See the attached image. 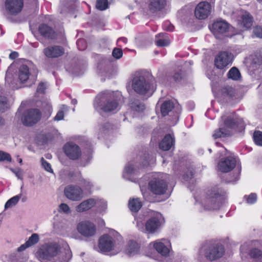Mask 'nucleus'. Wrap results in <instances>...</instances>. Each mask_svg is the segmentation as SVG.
Wrapping results in <instances>:
<instances>
[{
    "label": "nucleus",
    "instance_id": "nucleus-26",
    "mask_svg": "<svg viewBox=\"0 0 262 262\" xmlns=\"http://www.w3.org/2000/svg\"><path fill=\"white\" fill-rule=\"evenodd\" d=\"M118 106L119 104L116 100L109 99L103 105L101 109L104 112L108 113L117 110Z\"/></svg>",
    "mask_w": 262,
    "mask_h": 262
},
{
    "label": "nucleus",
    "instance_id": "nucleus-37",
    "mask_svg": "<svg viewBox=\"0 0 262 262\" xmlns=\"http://www.w3.org/2000/svg\"><path fill=\"white\" fill-rule=\"evenodd\" d=\"M39 241V236L37 233H33L26 241L29 247H31L38 243Z\"/></svg>",
    "mask_w": 262,
    "mask_h": 262
},
{
    "label": "nucleus",
    "instance_id": "nucleus-49",
    "mask_svg": "<svg viewBox=\"0 0 262 262\" xmlns=\"http://www.w3.org/2000/svg\"><path fill=\"white\" fill-rule=\"evenodd\" d=\"M253 33L258 37L262 38V28L256 27L253 30Z\"/></svg>",
    "mask_w": 262,
    "mask_h": 262
},
{
    "label": "nucleus",
    "instance_id": "nucleus-17",
    "mask_svg": "<svg viewBox=\"0 0 262 262\" xmlns=\"http://www.w3.org/2000/svg\"><path fill=\"white\" fill-rule=\"evenodd\" d=\"M23 6V1H6L5 8L8 13L15 15L21 11Z\"/></svg>",
    "mask_w": 262,
    "mask_h": 262
},
{
    "label": "nucleus",
    "instance_id": "nucleus-61",
    "mask_svg": "<svg viewBox=\"0 0 262 262\" xmlns=\"http://www.w3.org/2000/svg\"><path fill=\"white\" fill-rule=\"evenodd\" d=\"M10 78V77H9V75L8 73L6 74V80L7 81V82H9V79Z\"/></svg>",
    "mask_w": 262,
    "mask_h": 262
},
{
    "label": "nucleus",
    "instance_id": "nucleus-41",
    "mask_svg": "<svg viewBox=\"0 0 262 262\" xmlns=\"http://www.w3.org/2000/svg\"><path fill=\"white\" fill-rule=\"evenodd\" d=\"M11 161V157L9 154L0 150V161Z\"/></svg>",
    "mask_w": 262,
    "mask_h": 262
},
{
    "label": "nucleus",
    "instance_id": "nucleus-50",
    "mask_svg": "<svg viewBox=\"0 0 262 262\" xmlns=\"http://www.w3.org/2000/svg\"><path fill=\"white\" fill-rule=\"evenodd\" d=\"M85 42L83 39H79L77 41V45L80 50H83L85 48Z\"/></svg>",
    "mask_w": 262,
    "mask_h": 262
},
{
    "label": "nucleus",
    "instance_id": "nucleus-2",
    "mask_svg": "<svg viewBox=\"0 0 262 262\" xmlns=\"http://www.w3.org/2000/svg\"><path fill=\"white\" fill-rule=\"evenodd\" d=\"M225 192L218 187L208 190L205 198L202 200V204L205 209H219L225 200Z\"/></svg>",
    "mask_w": 262,
    "mask_h": 262
},
{
    "label": "nucleus",
    "instance_id": "nucleus-6",
    "mask_svg": "<svg viewBox=\"0 0 262 262\" xmlns=\"http://www.w3.org/2000/svg\"><path fill=\"white\" fill-rule=\"evenodd\" d=\"M41 117V113L37 108H31L25 111L22 117L21 122L25 126H32L38 122Z\"/></svg>",
    "mask_w": 262,
    "mask_h": 262
},
{
    "label": "nucleus",
    "instance_id": "nucleus-53",
    "mask_svg": "<svg viewBox=\"0 0 262 262\" xmlns=\"http://www.w3.org/2000/svg\"><path fill=\"white\" fill-rule=\"evenodd\" d=\"M262 63V58H258L255 56L252 59V64L253 65H260Z\"/></svg>",
    "mask_w": 262,
    "mask_h": 262
},
{
    "label": "nucleus",
    "instance_id": "nucleus-39",
    "mask_svg": "<svg viewBox=\"0 0 262 262\" xmlns=\"http://www.w3.org/2000/svg\"><path fill=\"white\" fill-rule=\"evenodd\" d=\"M135 170L134 166L132 164H128L125 167L123 174L124 178L128 179V176L132 174Z\"/></svg>",
    "mask_w": 262,
    "mask_h": 262
},
{
    "label": "nucleus",
    "instance_id": "nucleus-33",
    "mask_svg": "<svg viewBox=\"0 0 262 262\" xmlns=\"http://www.w3.org/2000/svg\"><path fill=\"white\" fill-rule=\"evenodd\" d=\"M130 105L132 110L137 112H141L145 109L144 104L138 100H134Z\"/></svg>",
    "mask_w": 262,
    "mask_h": 262
},
{
    "label": "nucleus",
    "instance_id": "nucleus-14",
    "mask_svg": "<svg viewBox=\"0 0 262 262\" xmlns=\"http://www.w3.org/2000/svg\"><path fill=\"white\" fill-rule=\"evenodd\" d=\"M114 248V240L107 234L103 235L99 240L98 248L102 253H107L112 251Z\"/></svg>",
    "mask_w": 262,
    "mask_h": 262
},
{
    "label": "nucleus",
    "instance_id": "nucleus-43",
    "mask_svg": "<svg viewBox=\"0 0 262 262\" xmlns=\"http://www.w3.org/2000/svg\"><path fill=\"white\" fill-rule=\"evenodd\" d=\"M41 163L42 167L47 171L53 172V170L51 168L50 164L47 162L43 158L41 159Z\"/></svg>",
    "mask_w": 262,
    "mask_h": 262
},
{
    "label": "nucleus",
    "instance_id": "nucleus-11",
    "mask_svg": "<svg viewBox=\"0 0 262 262\" xmlns=\"http://www.w3.org/2000/svg\"><path fill=\"white\" fill-rule=\"evenodd\" d=\"M149 188L154 194L162 195L166 192L167 189V184L162 179H154L149 182Z\"/></svg>",
    "mask_w": 262,
    "mask_h": 262
},
{
    "label": "nucleus",
    "instance_id": "nucleus-42",
    "mask_svg": "<svg viewBox=\"0 0 262 262\" xmlns=\"http://www.w3.org/2000/svg\"><path fill=\"white\" fill-rule=\"evenodd\" d=\"M7 107V98L4 96H0V110L4 111Z\"/></svg>",
    "mask_w": 262,
    "mask_h": 262
},
{
    "label": "nucleus",
    "instance_id": "nucleus-18",
    "mask_svg": "<svg viewBox=\"0 0 262 262\" xmlns=\"http://www.w3.org/2000/svg\"><path fill=\"white\" fill-rule=\"evenodd\" d=\"M63 48L59 46H50L46 48L43 50L45 55L48 58H57L64 54Z\"/></svg>",
    "mask_w": 262,
    "mask_h": 262
},
{
    "label": "nucleus",
    "instance_id": "nucleus-45",
    "mask_svg": "<svg viewBox=\"0 0 262 262\" xmlns=\"http://www.w3.org/2000/svg\"><path fill=\"white\" fill-rule=\"evenodd\" d=\"M122 55V50L119 48H115L112 52L113 56L117 59H120Z\"/></svg>",
    "mask_w": 262,
    "mask_h": 262
},
{
    "label": "nucleus",
    "instance_id": "nucleus-23",
    "mask_svg": "<svg viewBox=\"0 0 262 262\" xmlns=\"http://www.w3.org/2000/svg\"><path fill=\"white\" fill-rule=\"evenodd\" d=\"M72 257V254L70 247L68 245H66L64 251L60 252L55 262H68Z\"/></svg>",
    "mask_w": 262,
    "mask_h": 262
},
{
    "label": "nucleus",
    "instance_id": "nucleus-21",
    "mask_svg": "<svg viewBox=\"0 0 262 262\" xmlns=\"http://www.w3.org/2000/svg\"><path fill=\"white\" fill-rule=\"evenodd\" d=\"M96 202L94 199H89L83 201L76 207V210L78 212L87 211L95 206Z\"/></svg>",
    "mask_w": 262,
    "mask_h": 262
},
{
    "label": "nucleus",
    "instance_id": "nucleus-46",
    "mask_svg": "<svg viewBox=\"0 0 262 262\" xmlns=\"http://www.w3.org/2000/svg\"><path fill=\"white\" fill-rule=\"evenodd\" d=\"M59 212L62 211L67 214L71 212L69 206L66 204H64V203L61 204L59 205Z\"/></svg>",
    "mask_w": 262,
    "mask_h": 262
},
{
    "label": "nucleus",
    "instance_id": "nucleus-28",
    "mask_svg": "<svg viewBox=\"0 0 262 262\" xmlns=\"http://www.w3.org/2000/svg\"><path fill=\"white\" fill-rule=\"evenodd\" d=\"M174 103L170 100L165 101L161 106V112L163 116H166L174 108Z\"/></svg>",
    "mask_w": 262,
    "mask_h": 262
},
{
    "label": "nucleus",
    "instance_id": "nucleus-3",
    "mask_svg": "<svg viewBox=\"0 0 262 262\" xmlns=\"http://www.w3.org/2000/svg\"><path fill=\"white\" fill-rule=\"evenodd\" d=\"M155 79L151 75L146 77L137 73L132 80V87L134 91L138 94L144 95L154 87Z\"/></svg>",
    "mask_w": 262,
    "mask_h": 262
},
{
    "label": "nucleus",
    "instance_id": "nucleus-1",
    "mask_svg": "<svg viewBox=\"0 0 262 262\" xmlns=\"http://www.w3.org/2000/svg\"><path fill=\"white\" fill-rule=\"evenodd\" d=\"M224 252L222 245L212 241L206 242L200 249L197 259L199 262H211L221 258Z\"/></svg>",
    "mask_w": 262,
    "mask_h": 262
},
{
    "label": "nucleus",
    "instance_id": "nucleus-63",
    "mask_svg": "<svg viewBox=\"0 0 262 262\" xmlns=\"http://www.w3.org/2000/svg\"><path fill=\"white\" fill-rule=\"evenodd\" d=\"M104 125L105 127H106L107 129L109 128L110 127V124L109 123H106Z\"/></svg>",
    "mask_w": 262,
    "mask_h": 262
},
{
    "label": "nucleus",
    "instance_id": "nucleus-20",
    "mask_svg": "<svg viewBox=\"0 0 262 262\" xmlns=\"http://www.w3.org/2000/svg\"><path fill=\"white\" fill-rule=\"evenodd\" d=\"M229 25L224 20H217L212 24V31L215 35L223 34L229 30Z\"/></svg>",
    "mask_w": 262,
    "mask_h": 262
},
{
    "label": "nucleus",
    "instance_id": "nucleus-19",
    "mask_svg": "<svg viewBox=\"0 0 262 262\" xmlns=\"http://www.w3.org/2000/svg\"><path fill=\"white\" fill-rule=\"evenodd\" d=\"M38 31L43 37L54 39L57 37V33L54 29L46 24H42L38 28Z\"/></svg>",
    "mask_w": 262,
    "mask_h": 262
},
{
    "label": "nucleus",
    "instance_id": "nucleus-25",
    "mask_svg": "<svg viewBox=\"0 0 262 262\" xmlns=\"http://www.w3.org/2000/svg\"><path fill=\"white\" fill-rule=\"evenodd\" d=\"M155 42L156 45L160 47L167 46L170 43V40L166 33H159L157 35Z\"/></svg>",
    "mask_w": 262,
    "mask_h": 262
},
{
    "label": "nucleus",
    "instance_id": "nucleus-64",
    "mask_svg": "<svg viewBox=\"0 0 262 262\" xmlns=\"http://www.w3.org/2000/svg\"><path fill=\"white\" fill-rule=\"evenodd\" d=\"M72 102V103L74 104H75L77 103V101L76 100H73Z\"/></svg>",
    "mask_w": 262,
    "mask_h": 262
},
{
    "label": "nucleus",
    "instance_id": "nucleus-30",
    "mask_svg": "<svg viewBox=\"0 0 262 262\" xmlns=\"http://www.w3.org/2000/svg\"><path fill=\"white\" fill-rule=\"evenodd\" d=\"M139 249L138 244L135 241H130L128 243L126 253L129 256L134 255L138 253Z\"/></svg>",
    "mask_w": 262,
    "mask_h": 262
},
{
    "label": "nucleus",
    "instance_id": "nucleus-7",
    "mask_svg": "<svg viewBox=\"0 0 262 262\" xmlns=\"http://www.w3.org/2000/svg\"><path fill=\"white\" fill-rule=\"evenodd\" d=\"M59 251V247L56 243H48L42 245L38 251L40 258L48 259L56 256Z\"/></svg>",
    "mask_w": 262,
    "mask_h": 262
},
{
    "label": "nucleus",
    "instance_id": "nucleus-5",
    "mask_svg": "<svg viewBox=\"0 0 262 262\" xmlns=\"http://www.w3.org/2000/svg\"><path fill=\"white\" fill-rule=\"evenodd\" d=\"M243 122L242 119L239 118L236 116H229L224 120V126L226 128L220 127L215 130L212 136L214 139H216L230 136L231 133L229 129L236 127L238 125L241 124Z\"/></svg>",
    "mask_w": 262,
    "mask_h": 262
},
{
    "label": "nucleus",
    "instance_id": "nucleus-32",
    "mask_svg": "<svg viewBox=\"0 0 262 262\" xmlns=\"http://www.w3.org/2000/svg\"><path fill=\"white\" fill-rule=\"evenodd\" d=\"M221 92L223 96L228 98H232L235 94V90L230 86L223 87L221 89Z\"/></svg>",
    "mask_w": 262,
    "mask_h": 262
},
{
    "label": "nucleus",
    "instance_id": "nucleus-13",
    "mask_svg": "<svg viewBox=\"0 0 262 262\" xmlns=\"http://www.w3.org/2000/svg\"><path fill=\"white\" fill-rule=\"evenodd\" d=\"M63 150L67 156L72 160H76L79 159L81 156L80 147L72 142L66 144L63 147Z\"/></svg>",
    "mask_w": 262,
    "mask_h": 262
},
{
    "label": "nucleus",
    "instance_id": "nucleus-12",
    "mask_svg": "<svg viewBox=\"0 0 262 262\" xmlns=\"http://www.w3.org/2000/svg\"><path fill=\"white\" fill-rule=\"evenodd\" d=\"M164 222L162 214L157 213L146 222L145 229L149 233H154L160 228Z\"/></svg>",
    "mask_w": 262,
    "mask_h": 262
},
{
    "label": "nucleus",
    "instance_id": "nucleus-34",
    "mask_svg": "<svg viewBox=\"0 0 262 262\" xmlns=\"http://www.w3.org/2000/svg\"><path fill=\"white\" fill-rule=\"evenodd\" d=\"M228 77L234 80H237L241 78L239 70L235 67L232 68L228 73Z\"/></svg>",
    "mask_w": 262,
    "mask_h": 262
},
{
    "label": "nucleus",
    "instance_id": "nucleus-48",
    "mask_svg": "<svg viewBox=\"0 0 262 262\" xmlns=\"http://www.w3.org/2000/svg\"><path fill=\"white\" fill-rule=\"evenodd\" d=\"M64 116V115L63 111L62 110H60L58 112L54 118V120L57 121L63 120Z\"/></svg>",
    "mask_w": 262,
    "mask_h": 262
},
{
    "label": "nucleus",
    "instance_id": "nucleus-62",
    "mask_svg": "<svg viewBox=\"0 0 262 262\" xmlns=\"http://www.w3.org/2000/svg\"><path fill=\"white\" fill-rule=\"evenodd\" d=\"M4 124V120L2 118H0V126Z\"/></svg>",
    "mask_w": 262,
    "mask_h": 262
},
{
    "label": "nucleus",
    "instance_id": "nucleus-31",
    "mask_svg": "<svg viewBox=\"0 0 262 262\" xmlns=\"http://www.w3.org/2000/svg\"><path fill=\"white\" fill-rule=\"evenodd\" d=\"M142 203L139 199H133L129 201L128 207L135 212H138L142 207Z\"/></svg>",
    "mask_w": 262,
    "mask_h": 262
},
{
    "label": "nucleus",
    "instance_id": "nucleus-54",
    "mask_svg": "<svg viewBox=\"0 0 262 262\" xmlns=\"http://www.w3.org/2000/svg\"><path fill=\"white\" fill-rule=\"evenodd\" d=\"M29 246L27 244L26 242L24 244L21 245L20 247H19L17 251L19 252L25 251L27 248H29Z\"/></svg>",
    "mask_w": 262,
    "mask_h": 262
},
{
    "label": "nucleus",
    "instance_id": "nucleus-56",
    "mask_svg": "<svg viewBox=\"0 0 262 262\" xmlns=\"http://www.w3.org/2000/svg\"><path fill=\"white\" fill-rule=\"evenodd\" d=\"M81 184H83V185L87 188H90L92 186V184H91V183L85 179L81 180Z\"/></svg>",
    "mask_w": 262,
    "mask_h": 262
},
{
    "label": "nucleus",
    "instance_id": "nucleus-47",
    "mask_svg": "<svg viewBox=\"0 0 262 262\" xmlns=\"http://www.w3.org/2000/svg\"><path fill=\"white\" fill-rule=\"evenodd\" d=\"M257 196L255 193H251L246 197L247 202L249 204H253L256 201Z\"/></svg>",
    "mask_w": 262,
    "mask_h": 262
},
{
    "label": "nucleus",
    "instance_id": "nucleus-16",
    "mask_svg": "<svg viewBox=\"0 0 262 262\" xmlns=\"http://www.w3.org/2000/svg\"><path fill=\"white\" fill-rule=\"evenodd\" d=\"M236 160L233 157H228L222 159L218 163V169L222 172H228L232 170L236 166Z\"/></svg>",
    "mask_w": 262,
    "mask_h": 262
},
{
    "label": "nucleus",
    "instance_id": "nucleus-60",
    "mask_svg": "<svg viewBox=\"0 0 262 262\" xmlns=\"http://www.w3.org/2000/svg\"><path fill=\"white\" fill-rule=\"evenodd\" d=\"M143 224L142 223H141V224H140V223H138V222L137 223V226H138V227L139 228L140 227H141V229H142V230H143V229H143Z\"/></svg>",
    "mask_w": 262,
    "mask_h": 262
},
{
    "label": "nucleus",
    "instance_id": "nucleus-58",
    "mask_svg": "<svg viewBox=\"0 0 262 262\" xmlns=\"http://www.w3.org/2000/svg\"><path fill=\"white\" fill-rule=\"evenodd\" d=\"M173 26L170 25H168L167 27L165 26V29L169 31H173Z\"/></svg>",
    "mask_w": 262,
    "mask_h": 262
},
{
    "label": "nucleus",
    "instance_id": "nucleus-15",
    "mask_svg": "<svg viewBox=\"0 0 262 262\" xmlns=\"http://www.w3.org/2000/svg\"><path fill=\"white\" fill-rule=\"evenodd\" d=\"M66 196L72 201H78L82 198V190L77 186H69L64 190Z\"/></svg>",
    "mask_w": 262,
    "mask_h": 262
},
{
    "label": "nucleus",
    "instance_id": "nucleus-27",
    "mask_svg": "<svg viewBox=\"0 0 262 262\" xmlns=\"http://www.w3.org/2000/svg\"><path fill=\"white\" fill-rule=\"evenodd\" d=\"M242 24L246 29L250 28L253 24V18L252 15L248 12L245 11L241 16Z\"/></svg>",
    "mask_w": 262,
    "mask_h": 262
},
{
    "label": "nucleus",
    "instance_id": "nucleus-44",
    "mask_svg": "<svg viewBox=\"0 0 262 262\" xmlns=\"http://www.w3.org/2000/svg\"><path fill=\"white\" fill-rule=\"evenodd\" d=\"M194 173V169L192 168L188 169L187 171L184 174V179L185 181H188L191 179Z\"/></svg>",
    "mask_w": 262,
    "mask_h": 262
},
{
    "label": "nucleus",
    "instance_id": "nucleus-9",
    "mask_svg": "<svg viewBox=\"0 0 262 262\" xmlns=\"http://www.w3.org/2000/svg\"><path fill=\"white\" fill-rule=\"evenodd\" d=\"M233 59V55L231 53L222 51L215 57L214 64L217 69L223 70L231 64Z\"/></svg>",
    "mask_w": 262,
    "mask_h": 262
},
{
    "label": "nucleus",
    "instance_id": "nucleus-22",
    "mask_svg": "<svg viewBox=\"0 0 262 262\" xmlns=\"http://www.w3.org/2000/svg\"><path fill=\"white\" fill-rule=\"evenodd\" d=\"M174 138L169 134L166 135L159 143V147L163 150H168L174 145Z\"/></svg>",
    "mask_w": 262,
    "mask_h": 262
},
{
    "label": "nucleus",
    "instance_id": "nucleus-29",
    "mask_svg": "<svg viewBox=\"0 0 262 262\" xmlns=\"http://www.w3.org/2000/svg\"><path fill=\"white\" fill-rule=\"evenodd\" d=\"M153 246L156 251L163 256H167L169 252V249L162 242H156Z\"/></svg>",
    "mask_w": 262,
    "mask_h": 262
},
{
    "label": "nucleus",
    "instance_id": "nucleus-55",
    "mask_svg": "<svg viewBox=\"0 0 262 262\" xmlns=\"http://www.w3.org/2000/svg\"><path fill=\"white\" fill-rule=\"evenodd\" d=\"M173 78L175 81H179L182 79V73L181 72L176 73Z\"/></svg>",
    "mask_w": 262,
    "mask_h": 262
},
{
    "label": "nucleus",
    "instance_id": "nucleus-38",
    "mask_svg": "<svg viewBox=\"0 0 262 262\" xmlns=\"http://www.w3.org/2000/svg\"><path fill=\"white\" fill-rule=\"evenodd\" d=\"M253 139L256 145L258 146H262V132H254L253 134Z\"/></svg>",
    "mask_w": 262,
    "mask_h": 262
},
{
    "label": "nucleus",
    "instance_id": "nucleus-51",
    "mask_svg": "<svg viewBox=\"0 0 262 262\" xmlns=\"http://www.w3.org/2000/svg\"><path fill=\"white\" fill-rule=\"evenodd\" d=\"M46 88L45 84L43 82H40L37 88V92L39 93H43Z\"/></svg>",
    "mask_w": 262,
    "mask_h": 262
},
{
    "label": "nucleus",
    "instance_id": "nucleus-8",
    "mask_svg": "<svg viewBox=\"0 0 262 262\" xmlns=\"http://www.w3.org/2000/svg\"><path fill=\"white\" fill-rule=\"evenodd\" d=\"M213 10V6L208 1H201L195 7L194 15L199 19H205L210 15Z\"/></svg>",
    "mask_w": 262,
    "mask_h": 262
},
{
    "label": "nucleus",
    "instance_id": "nucleus-57",
    "mask_svg": "<svg viewBox=\"0 0 262 262\" xmlns=\"http://www.w3.org/2000/svg\"><path fill=\"white\" fill-rule=\"evenodd\" d=\"M18 56V53L16 52H12L9 55V58L11 59H15Z\"/></svg>",
    "mask_w": 262,
    "mask_h": 262
},
{
    "label": "nucleus",
    "instance_id": "nucleus-10",
    "mask_svg": "<svg viewBox=\"0 0 262 262\" xmlns=\"http://www.w3.org/2000/svg\"><path fill=\"white\" fill-rule=\"evenodd\" d=\"M77 229L79 234L85 237L94 236L96 232L95 225L89 221H82L78 223Z\"/></svg>",
    "mask_w": 262,
    "mask_h": 262
},
{
    "label": "nucleus",
    "instance_id": "nucleus-40",
    "mask_svg": "<svg viewBox=\"0 0 262 262\" xmlns=\"http://www.w3.org/2000/svg\"><path fill=\"white\" fill-rule=\"evenodd\" d=\"M109 3L108 1H96L95 7L100 11H103L108 8Z\"/></svg>",
    "mask_w": 262,
    "mask_h": 262
},
{
    "label": "nucleus",
    "instance_id": "nucleus-36",
    "mask_svg": "<svg viewBox=\"0 0 262 262\" xmlns=\"http://www.w3.org/2000/svg\"><path fill=\"white\" fill-rule=\"evenodd\" d=\"M249 255L251 258L257 260L262 259V251L257 248L252 249L249 252Z\"/></svg>",
    "mask_w": 262,
    "mask_h": 262
},
{
    "label": "nucleus",
    "instance_id": "nucleus-59",
    "mask_svg": "<svg viewBox=\"0 0 262 262\" xmlns=\"http://www.w3.org/2000/svg\"><path fill=\"white\" fill-rule=\"evenodd\" d=\"M247 244H245L241 247V251L242 252H245L246 251Z\"/></svg>",
    "mask_w": 262,
    "mask_h": 262
},
{
    "label": "nucleus",
    "instance_id": "nucleus-52",
    "mask_svg": "<svg viewBox=\"0 0 262 262\" xmlns=\"http://www.w3.org/2000/svg\"><path fill=\"white\" fill-rule=\"evenodd\" d=\"M12 171L15 173V176L17 177L19 179H23V171L20 169H17L15 170H12Z\"/></svg>",
    "mask_w": 262,
    "mask_h": 262
},
{
    "label": "nucleus",
    "instance_id": "nucleus-35",
    "mask_svg": "<svg viewBox=\"0 0 262 262\" xmlns=\"http://www.w3.org/2000/svg\"><path fill=\"white\" fill-rule=\"evenodd\" d=\"M21 196V194H20L9 199L5 205V209H7L15 206L18 203Z\"/></svg>",
    "mask_w": 262,
    "mask_h": 262
},
{
    "label": "nucleus",
    "instance_id": "nucleus-24",
    "mask_svg": "<svg viewBox=\"0 0 262 262\" xmlns=\"http://www.w3.org/2000/svg\"><path fill=\"white\" fill-rule=\"evenodd\" d=\"M149 10L154 13L162 10L166 5V1H148Z\"/></svg>",
    "mask_w": 262,
    "mask_h": 262
},
{
    "label": "nucleus",
    "instance_id": "nucleus-4",
    "mask_svg": "<svg viewBox=\"0 0 262 262\" xmlns=\"http://www.w3.org/2000/svg\"><path fill=\"white\" fill-rule=\"evenodd\" d=\"M32 62H28L19 67L17 73L18 81L20 83L30 86L34 84L37 76V71L31 69Z\"/></svg>",
    "mask_w": 262,
    "mask_h": 262
}]
</instances>
